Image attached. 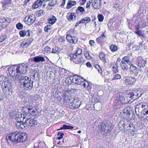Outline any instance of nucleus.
<instances>
[{
  "label": "nucleus",
  "mask_w": 148,
  "mask_h": 148,
  "mask_svg": "<svg viewBox=\"0 0 148 148\" xmlns=\"http://www.w3.org/2000/svg\"><path fill=\"white\" fill-rule=\"evenodd\" d=\"M29 69L27 64L24 63L16 65L14 66L9 67L8 71L10 75L13 77H16L15 79L16 81L21 78V77H25V74Z\"/></svg>",
  "instance_id": "1"
},
{
  "label": "nucleus",
  "mask_w": 148,
  "mask_h": 148,
  "mask_svg": "<svg viewBox=\"0 0 148 148\" xmlns=\"http://www.w3.org/2000/svg\"><path fill=\"white\" fill-rule=\"evenodd\" d=\"M31 77L33 79L37 80L39 79L40 75L39 73L36 71H33L31 74Z\"/></svg>",
  "instance_id": "24"
},
{
  "label": "nucleus",
  "mask_w": 148,
  "mask_h": 148,
  "mask_svg": "<svg viewBox=\"0 0 148 148\" xmlns=\"http://www.w3.org/2000/svg\"><path fill=\"white\" fill-rule=\"evenodd\" d=\"M110 48L112 52L115 51L117 49V46L113 44L111 45L110 47Z\"/></svg>",
  "instance_id": "41"
},
{
  "label": "nucleus",
  "mask_w": 148,
  "mask_h": 148,
  "mask_svg": "<svg viewBox=\"0 0 148 148\" xmlns=\"http://www.w3.org/2000/svg\"><path fill=\"white\" fill-rule=\"evenodd\" d=\"M114 7L116 10H119L122 8L121 6L118 3L115 4Z\"/></svg>",
  "instance_id": "50"
},
{
  "label": "nucleus",
  "mask_w": 148,
  "mask_h": 148,
  "mask_svg": "<svg viewBox=\"0 0 148 148\" xmlns=\"http://www.w3.org/2000/svg\"><path fill=\"white\" fill-rule=\"evenodd\" d=\"M62 96L63 99L66 102L71 101V99H70V97L69 96L68 93H64Z\"/></svg>",
  "instance_id": "26"
},
{
  "label": "nucleus",
  "mask_w": 148,
  "mask_h": 148,
  "mask_svg": "<svg viewBox=\"0 0 148 148\" xmlns=\"http://www.w3.org/2000/svg\"><path fill=\"white\" fill-rule=\"evenodd\" d=\"M135 111L140 119H147L148 118V103L145 102L139 103L136 106Z\"/></svg>",
  "instance_id": "2"
},
{
  "label": "nucleus",
  "mask_w": 148,
  "mask_h": 148,
  "mask_svg": "<svg viewBox=\"0 0 148 148\" xmlns=\"http://www.w3.org/2000/svg\"><path fill=\"white\" fill-rule=\"evenodd\" d=\"M138 36H143V35L142 34V32L141 30H140L138 28H136V29L134 33Z\"/></svg>",
  "instance_id": "40"
},
{
  "label": "nucleus",
  "mask_w": 148,
  "mask_h": 148,
  "mask_svg": "<svg viewBox=\"0 0 148 148\" xmlns=\"http://www.w3.org/2000/svg\"><path fill=\"white\" fill-rule=\"evenodd\" d=\"M80 82H81V84H79V85H82L85 88H87L88 85V82L82 78H81Z\"/></svg>",
  "instance_id": "27"
},
{
  "label": "nucleus",
  "mask_w": 148,
  "mask_h": 148,
  "mask_svg": "<svg viewBox=\"0 0 148 148\" xmlns=\"http://www.w3.org/2000/svg\"><path fill=\"white\" fill-rule=\"evenodd\" d=\"M64 135V134L63 133L59 132L58 134V137L57 138L58 139V140L61 139Z\"/></svg>",
  "instance_id": "55"
},
{
  "label": "nucleus",
  "mask_w": 148,
  "mask_h": 148,
  "mask_svg": "<svg viewBox=\"0 0 148 148\" xmlns=\"http://www.w3.org/2000/svg\"><path fill=\"white\" fill-rule=\"evenodd\" d=\"M132 126V124L126 120H121L118 124L119 129L125 132L130 130Z\"/></svg>",
  "instance_id": "5"
},
{
  "label": "nucleus",
  "mask_w": 148,
  "mask_h": 148,
  "mask_svg": "<svg viewBox=\"0 0 148 148\" xmlns=\"http://www.w3.org/2000/svg\"><path fill=\"white\" fill-rule=\"evenodd\" d=\"M121 78V77L120 75L118 74H116L114 75L113 76V78L112 79V80H113L115 79H120Z\"/></svg>",
  "instance_id": "47"
},
{
  "label": "nucleus",
  "mask_w": 148,
  "mask_h": 148,
  "mask_svg": "<svg viewBox=\"0 0 148 148\" xmlns=\"http://www.w3.org/2000/svg\"><path fill=\"white\" fill-rule=\"evenodd\" d=\"M57 20L56 17L54 16H52L49 18L48 19V21L49 23L53 24H54Z\"/></svg>",
  "instance_id": "29"
},
{
  "label": "nucleus",
  "mask_w": 148,
  "mask_h": 148,
  "mask_svg": "<svg viewBox=\"0 0 148 148\" xmlns=\"http://www.w3.org/2000/svg\"><path fill=\"white\" fill-rule=\"evenodd\" d=\"M16 28L18 29H21L23 28V25L20 23H18L16 25Z\"/></svg>",
  "instance_id": "46"
},
{
  "label": "nucleus",
  "mask_w": 148,
  "mask_h": 148,
  "mask_svg": "<svg viewBox=\"0 0 148 148\" xmlns=\"http://www.w3.org/2000/svg\"><path fill=\"white\" fill-rule=\"evenodd\" d=\"M99 57L100 59L103 61L104 64L106 62L105 58V54L104 53L102 52L101 53L99 54Z\"/></svg>",
  "instance_id": "37"
},
{
  "label": "nucleus",
  "mask_w": 148,
  "mask_h": 148,
  "mask_svg": "<svg viewBox=\"0 0 148 148\" xmlns=\"http://www.w3.org/2000/svg\"><path fill=\"white\" fill-rule=\"evenodd\" d=\"M2 88L3 92L6 93L10 91V89H11L12 84L8 81L4 82V84L2 85Z\"/></svg>",
  "instance_id": "14"
},
{
  "label": "nucleus",
  "mask_w": 148,
  "mask_h": 148,
  "mask_svg": "<svg viewBox=\"0 0 148 148\" xmlns=\"http://www.w3.org/2000/svg\"><path fill=\"white\" fill-rule=\"evenodd\" d=\"M54 7L52 5L50 4L49 3V4L47 7V10H51L53 9V8Z\"/></svg>",
  "instance_id": "54"
},
{
  "label": "nucleus",
  "mask_w": 148,
  "mask_h": 148,
  "mask_svg": "<svg viewBox=\"0 0 148 148\" xmlns=\"http://www.w3.org/2000/svg\"><path fill=\"white\" fill-rule=\"evenodd\" d=\"M146 63V62L145 60H140L139 61L138 66H139L140 68L143 67L145 66Z\"/></svg>",
  "instance_id": "33"
},
{
  "label": "nucleus",
  "mask_w": 148,
  "mask_h": 148,
  "mask_svg": "<svg viewBox=\"0 0 148 148\" xmlns=\"http://www.w3.org/2000/svg\"><path fill=\"white\" fill-rule=\"evenodd\" d=\"M82 50L81 48H78L76 52L75 53L76 55L78 56L81 55L82 53Z\"/></svg>",
  "instance_id": "48"
},
{
  "label": "nucleus",
  "mask_w": 148,
  "mask_h": 148,
  "mask_svg": "<svg viewBox=\"0 0 148 148\" xmlns=\"http://www.w3.org/2000/svg\"><path fill=\"white\" fill-rule=\"evenodd\" d=\"M17 135L16 132L10 134L6 137V142L9 143L11 142L17 143Z\"/></svg>",
  "instance_id": "9"
},
{
  "label": "nucleus",
  "mask_w": 148,
  "mask_h": 148,
  "mask_svg": "<svg viewBox=\"0 0 148 148\" xmlns=\"http://www.w3.org/2000/svg\"><path fill=\"white\" fill-rule=\"evenodd\" d=\"M0 22L2 23H4L5 24H3V25H5V27H6L11 22V20L8 17L3 18L1 19Z\"/></svg>",
  "instance_id": "23"
},
{
  "label": "nucleus",
  "mask_w": 148,
  "mask_h": 148,
  "mask_svg": "<svg viewBox=\"0 0 148 148\" xmlns=\"http://www.w3.org/2000/svg\"><path fill=\"white\" fill-rule=\"evenodd\" d=\"M33 40L32 39H29L28 41L26 42L23 45L24 46H25V47H27L29 46L32 43Z\"/></svg>",
  "instance_id": "45"
},
{
  "label": "nucleus",
  "mask_w": 148,
  "mask_h": 148,
  "mask_svg": "<svg viewBox=\"0 0 148 148\" xmlns=\"http://www.w3.org/2000/svg\"><path fill=\"white\" fill-rule=\"evenodd\" d=\"M77 10L80 11L81 12H83L85 11L84 8L81 6H79L76 10Z\"/></svg>",
  "instance_id": "58"
},
{
  "label": "nucleus",
  "mask_w": 148,
  "mask_h": 148,
  "mask_svg": "<svg viewBox=\"0 0 148 148\" xmlns=\"http://www.w3.org/2000/svg\"><path fill=\"white\" fill-rule=\"evenodd\" d=\"M6 38V37L5 36H0V42H2Z\"/></svg>",
  "instance_id": "61"
},
{
  "label": "nucleus",
  "mask_w": 148,
  "mask_h": 148,
  "mask_svg": "<svg viewBox=\"0 0 148 148\" xmlns=\"http://www.w3.org/2000/svg\"><path fill=\"white\" fill-rule=\"evenodd\" d=\"M90 0L87 3L86 8H90V4L92 3H90Z\"/></svg>",
  "instance_id": "63"
},
{
  "label": "nucleus",
  "mask_w": 148,
  "mask_h": 148,
  "mask_svg": "<svg viewBox=\"0 0 148 148\" xmlns=\"http://www.w3.org/2000/svg\"><path fill=\"white\" fill-rule=\"evenodd\" d=\"M66 39L70 43L75 44L78 41L76 37H73L70 34H68L66 36Z\"/></svg>",
  "instance_id": "17"
},
{
  "label": "nucleus",
  "mask_w": 148,
  "mask_h": 148,
  "mask_svg": "<svg viewBox=\"0 0 148 148\" xmlns=\"http://www.w3.org/2000/svg\"><path fill=\"white\" fill-rule=\"evenodd\" d=\"M81 104V101L78 98H73L71 99L69 106L71 109H74L79 108Z\"/></svg>",
  "instance_id": "8"
},
{
  "label": "nucleus",
  "mask_w": 148,
  "mask_h": 148,
  "mask_svg": "<svg viewBox=\"0 0 148 148\" xmlns=\"http://www.w3.org/2000/svg\"><path fill=\"white\" fill-rule=\"evenodd\" d=\"M76 2L75 1H69L67 4L66 8L67 9H69L72 7L73 6L75 5Z\"/></svg>",
  "instance_id": "31"
},
{
  "label": "nucleus",
  "mask_w": 148,
  "mask_h": 148,
  "mask_svg": "<svg viewBox=\"0 0 148 148\" xmlns=\"http://www.w3.org/2000/svg\"><path fill=\"white\" fill-rule=\"evenodd\" d=\"M27 135L25 133H17V143H23L25 141L27 138Z\"/></svg>",
  "instance_id": "11"
},
{
  "label": "nucleus",
  "mask_w": 148,
  "mask_h": 148,
  "mask_svg": "<svg viewBox=\"0 0 148 148\" xmlns=\"http://www.w3.org/2000/svg\"><path fill=\"white\" fill-rule=\"evenodd\" d=\"M131 108L130 107H127L125 108L123 110V114L124 117L128 118L130 114Z\"/></svg>",
  "instance_id": "18"
},
{
  "label": "nucleus",
  "mask_w": 148,
  "mask_h": 148,
  "mask_svg": "<svg viewBox=\"0 0 148 148\" xmlns=\"http://www.w3.org/2000/svg\"><path fill=\"white\" fill-rule=\"evenodd\" d=\"M99 21V22H102L103 19V16L101 14H99L98 16Z\"/></svg>",
  "instance_id": "53"
},
{
  "label": "nucleus",
  "mask_w": 148,
  "mask_h": 148,
  "mask_svg": "<svg viewBox=\"0 0 148 148\" xmlns=\"http://www.w3.org/2000/svg\"><path fill=\"white\" fill-rule=\"evenodd\" d=\"M20 120H18L17 121L16 124V126L18 128H21L22 129H24L27 127V126L25 125V123L21 121V119H20Z\"/></svg>",
  "instance_id": "21"
},
{
  "label": "nucleus",
  "mask_w": 148,
  "mask_h": 148,
  "mask_svg": "<svg viewBox=\"0 0 148 148\" xmlns=\"http://www.w3.org/2000/svg\"><path fill=\"white\" fill-rule=\"evenodd\" d=\"M123 62L121 61V67L122 69L124 71H127L128 69V65L129 64H126V63H125V65H126L125 66L124 65H123Z\"/></svg>",
  "instance_id": "35"
},
{
  "label": "nucleus",
  "mask_w": 148,
  "mask_h": 148,
  "mask_svg": "<svg viewBox=\"0 0 148 148\" xmlns=\"http://www.w3.org/2000/svg\"><path fill=\"white\" fill-rule=\"evenodd\" d=\"M84 55L86 58L88 59L91 58L90 56L89 53L87 51H84Z\"/></svg>",
  "instance_id": "52"
},
{
  "label": "nucleus",
  "mask_w": 148,
  "mask_h": 148,
  "mask_svg": "<svg viewBox=\"0 0 148 148\" xmlns=\"http://www.w3.org/2000/svg\"><path fill=\"white\" fill-rule=\"evenodd\" d=\"M136 94L135 95H135L134 96H135V98L136 99L137 98H138L140 97L142 95V94H141V93L140 92H138V93H137V92H136Z\"/></svg>",
  "instance_id": "57"
},
{
  "label": "nucleus",
  "mask_w": 148,
  "mask_h": 148,
  "mask_svg": "<svg viewBox=\"0 0 148 148\" xmlns=\"http://www.w3.org/2000/svg\"><path fill=\"white\" fill-rule=\"evenodd\" d=\"M127 95L125 94H123L119 97V100L122 103L124 104L127 103L128 100L127 99Z\"/></svg>",
  "instance_id": "20"
},
{
  "label": "nucleus",
  "mask_w": 148,
  "mask_h": 148,
  "mask_svg": "<svg viewBox=\"0 0 148 148\" xmlns=\"http://www.w3.org/2000/svg\"><path fill=\"white\" fill-rule=\"evenodd\" d=\"M61 50V49L58 47H56L52 49V53L58 54L60 52Z\"/></svg>",
  "instance_id": "32"
},
{
  "label": "nucleus",
  "mask_w": 148,
  "mask_h": 148,
  "mask_svg": "<svg viewBox=\"0 0 148 148\" xmlns=\"http://www.w3.org/2000/svg\"><path fill=\"white\" fill-rule=\"evenodd\" d=\"M33 59L34 62L37 63L42 62L45 61V58L41 55L37 56L33 58Z\"/></svg>",
  "instance_id": "19"
},
{
  "label": "nucleus",
  "mask_w": 148,
  "mask_h": 148,
  "mask_svg": "<svg viewBox=\"0 0 148 148\" xmlns=\"http://www.w3.org/2000/svg\"><path fill=\"white\" fill-rule=\"evenodd\" d=\"M37 123V122L36 120H35L34 119H32L31 118H30V126H32L33 125H36Z\"/></svg>",
  "instance_id": "43"
},
{
  "label": "nucleus",
  "mask_w": 148,
  "mask_h": 148,
  "mask_svg": "<svg viewBox=\"0 0 148 148\" xmlns=\"http://www.w3.org/2000/svg\"><path fill=\"white\" fill-rule=\"evenodd\" d=\"M35 15L32 14L26 16L24 18V21L26 24L30 25L35 22Z\"/></svg>",
  "instance_id": "10"
},
{
  "label": "nucleus",
  "mask_w": 148,
  "mask_h": 148,
  "mask_svg": "<svg viewBox=\"0 0 148 148\" xmlns=\"http://www.w3.org/2000/svg\"><path fill=\"white\" fill-rule=\"evenodd\" d=\"M21 77V78L18 79L21 88L24 91L31 90L33 87L32 82H31L29 78L26 76Z\"/></svg>",
  "instance_id": "3"
},
{
  "label": "nucleus",
  "mask_w": 148,
  "mask_h": 148,
  "mask_svg": "<svg viewBox=\"0 0 148 148\" xmlns=\"http://www.w3.org/2000/svg\"><path fill=\"white\" fill-rule=\"evenodd\" d=\"M71 82L72 83H74L75 84L79 85V84H81V82H80V80L81 78H80L77 75L71 76Z\"/></svg>",
  "instance_id": "16"
},
{
  "label": "nucleus",
  "mask_w": 148,
  "mask_h": 148,
  "mask_svg": "<svg viewBox=\"0 0 148 148\" xmlns=\"http://www.w3.org/2000/svg\"><path fill=\"white\" fill-rule=\"evenodd\" d=\"M86 65L88 67H89V68L92 67V65L90 62H87L86 63Z\"/></svg>",
  "instance_id": "64"
},
{
  "label": "nucleus",
  "mask_w": 148,
  "mask_h": 148,
  "mask_svg": "<svg viewBox=\"0 0 148 148\" xmlns=\"http://www.w3.org/2000/svg\"><path fill=\"white\" fill-rule=\"evenodd\" d=\"M39 142L35 143L34 145V148H40L39 146Z\"/></svg>",
  "instance_id": "62"
},
{
  "label": "nucleus",
  "mask_w": 148,
  "mask_h": 148,
  "mask_svg": "<svg viewBox=\"0 0 148 148\" xmlns=\"http://www.w3.org/2000/svg\"><path fill=\"white\" fill-rule=\"evenodd\" d=\"M42 0H38L35 1L33 5V8L35 9L40 6L42 4Z\"/></svg>",
  "instance_id": "25"
},
{
  "label": "nucleus",
  "mask_w": 148,
  "mask_h": 148,
  "mask_svg": "<svg viewBox=\"0 0 148 148\" xmlns=\"http://www.w3.org/2000/svg\"><path fill=\"white\" fill-rule=\"evenodd\" d=\"M112 71L114 73H116L118 72V66L116 64L115 66H114L112 67Z\"/></svg>",
  "instance_id": "49"
},
{
  "label": "nucleus",
  "mask_w": 148,
  "mask_h": 148,
  "mask_svg": "<svg viewBox=\"0 0 148 148\" xmlns=\"http://www.w3.org/2000/svg\"><path fill=\"white\" fill-rule=\"evenodd\" d=\"M51 29V26L50 25H47L45 26L44 28V31L46 32H48L49 30Z\"/></svg>",
  "instance_id": "51"
},
{
  "label": "nucleus",
  "mask_w": 148,
  "mask_h": 148,
  "mask_svg": "<svg viewBox=\"0 0 148 148\" xmlns=\"http://www.w3.org/2000/svg\"><path fill=\"white\" fill-rule=\"evenodd\" d=\"M136 81V79L132 77H125L124 81L127 85H134Z\"/></svg>",
  "instance_id": "12"
},
{
  "label": "nucleus",
  "mask_w": 148,
  "mask_h": 148,
  "mask_svg": "<svg viewBox=\"0 0 148 148\" xmlns=\"http://www.w3.org/2000/svg\"><path fill=\"white\" fill-rule=\"evenodd\" d=\"M24 104V106L22 109L23 112L24 113H28L33 116L36 115V112L33 109V103L32 101H29L28 102L27 100L25 99Z\"/></svg>",
  "instance_id": "4"
},
{
  "label": "nucleus",
  "mask_w": 148,
  "mask_h": 148,
  "mask_svg": "<svg viewBox=\"0 0 148 148\" xmlns=\"http://www.w3.org/2000/svg\"><path fill=\"white\" fill-rule=\"evenodd\" d=\"M74 128L73 127L70 125H64L63 127H61L60 130L62 129H72Z\"/></svg>",
  "instance_id": "38"
},
{
  "label": "nucleus",
  "mask_w": 148,
  "mask_h": 148,
  "mask_svg": "<svg viewBox=\"0 0 148 148\" xmlns=\"http://www.w3.org/2000/svg\"><path fill=\"white\" fill-rule=\"evenodd\" d=\"M130 70L131 71L136 72L139 70V69L134 66L133 64H131L130 65Z\"/></svg>",
  "instance_id": "36"
},
{
  "label": "nucleus",
  "mask_w": 148,
  "mask_h": 148,
  "mask_svg": "<svg viewBox=\"0 0 148 148\" xmlns=\"http://www.w3.org/2000/svg\"><path fill=\"white\" fill-rule=\"evenodd\" d=\"M45 11L43 10H39L38 11V14L39 16H41L42 14H45Z\"/></svg>",
  "instance_id": "60"
},
{
  "label": "nucleus",
  "mask_w": 148,
  "mask_h": 148,
  "mask_svg": "<svg viewBox=\"0 0 148 148\" xmlns=\"http://www.w3.org/2000/svg\"><path fill=\"white\" fill-rule=\"evenodd\" d=\"M49 3L54 7V6L57 4L56 0H52L51 2Z\"/></svg>",
  "instance_id": "59"
},
{
  "label": "nucleus",
  "mask_w": 148,
  "mask_h": 148,
  "mask_svg": "<svg viewBox=\"0 0 148 148\" xmlns=\"http://www.w3.org/2000/svg\"><path fill=\"white\" fill-rule=\"evenodd\" d=\"M11 3V0H5L2 3V7L5 8L8 4H10Z\"/></svg>",
  "instance_id": "34"
},
{
  "label": "nucleus",
  "mask_w": 148,
  "mask_h": 148,
  "mask_svg": "<svg viewBox=\"0 0 148 148\" xmlns=\"http://www.w3.org/2000/svg\"><path fill=\"white\" fill-rule=\"evenodd\" d=\"M84 21L85 22V23H86L90 22V19L88 17H86L83 18Z\"/></svg>",
  "instance_id": "56"
},
{
  "label": "nucleus",
  "mask_w": 148,
  "mask_h": 148,
  "mask_svg": "<svg viewBox=\"0 0 148 148\" xmlns=\"http://www.w3.org/2000/svg\"><path fill=\"white\" fill-rule=\"evenodd\" d=\"M51 48L48 47H46L42 50L43 54H46L51 53Z\"/></svg>",
  "instance_id": "30"
},
{
  "label": "nucleus",
  "mask_w": 148,
  "mask_h": 148,
  "mask_svg": "<svg viewBox=\"0 0 148 148\" xmlns=\"http://www.w3.org/2000/svg\"><path fill=\"white\" fill-rule=\"evenodd\" d=\"M100 126L101 131L103 133H110L112 128L111 123L107 122H102Z\"/></svg>",
  "instance_id": "6"
},
{
  "label": "nucleus",
  "mask_w": 148,
  "mask_h": 148,
  "mask_svg": "<svg viewBox=\"0 0 148 148\" xmlns=\"http://www.w3.org/2000/svg\"><path fill=\"white\" fill-rule=\"evenodd\" d=\"M121 61L123 62V65H124L125 66V63H126V64H129V66H130L132 63V62L130 61V57L129 56H125L123 57Z\"/></svg>",
  "instance_id": "22"
},
{
  "label": "nucleus",
  "mask_w": 148,
  "mask_h": 148,
  "mask_svg": "<svg viewBox=\"0 0 148 148\" xmlns=\"http://www.w3.org/2000/svg\"><path fill=\"white\" fill-rule=\"evenodd\" d=\"M101 0H90V3H92V7L95 9H99L101 8Z\"/></svg>",
  "instance_id": "15"
},
{
  "label": "nucleus",
  "mask_w": 148,
  "mask_h": 148,
  "mask_svg": "<svg viewBox=\"0 0 148 148\" xmlns=\"http://www.w3.org/2000/svg\"><path fill=\"white\" fill-rule=\"evenodd\" d=\"M76 18V14L74 13H72L69 16H67V18L69 21H74Z\"/></svg>",
  "instance_id": "28"
},
{
  "label": "nucleus",
  "mask_w": 148,
  "mask_h": 148,
  "mask_svg": "<svg viewBox=\"0 0 148 148\" xmlns=\"http://www.w3.org/2000/svg\"><path fill=\"white\" fill-rule=\"evenodd\" d=\"M68 58L76 64H80L84 61L83 58L81 57H78L76 55L72 53H68Z\"/></svg>",
  "instance_id": "7"
},
{
  "label": "nucleus",
  "mask_w": 148,
  "mask_h": 148,
  "mask_svg": "<svg viewBox=\"0 0 148 148\" xmlns=\"http://www.w3.org/2000/svg\"><path fill=\"white\" fill-rule=\"evenodd\" d=\"M31 115L28 113H24V114H21V118H23L25 125L26 124L27 126H30V118L31 117Z\"/></svg>",
  "instance_id": "13"
},
{
  "label": "nucleus",
  "mask_w": 148,
  "mask_h": 148,
  "mask_svg": "<svg viewBox=\"0 0 148 148\" xmlns=\"http://www.w3.org/2000/svg\"><path fill=\"white\" fill-rule=\"evenodd\" d=\"M105 37V36L103 34L101 35L97 38V40L99 42H102L103 40V39Z\"/></svg>",
  "instance_id": "44"
},
{
  "label": "nucleus",
  "mask_w": 148,
  "mask_h": 148,
  "mask_svg": "<svg viewBox=\"0 0 148 148\" xmlns=\"http://www.w3.org/2000/svg\"><path fill=\"white\" fill-rule=\"evenodd\" d=\"M71 76L68 77L65 79V83L69 85L71 84L72 83V82H71Z\"/></svg>",
  "instance_id": "42"
},
{
  "label": "nucleus",
  "mask_w": 148,
  "mask_h": 148,
  "mask_svg": "<svg viewBox=\"0 0 148 148\" xmlns=\"http://www.w3.org/2000/svg\"><path fill=\"white\" fill-rule=\"evenodd\" d=\"M29 30H28L27 31L25 30H21L19 34L21 37H24L26 35L27 32L29 33Z\"/></svg>",
  "instance_id": "39"
}]
</instances>
